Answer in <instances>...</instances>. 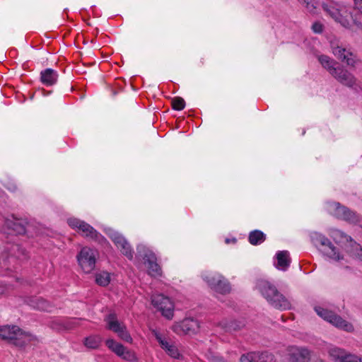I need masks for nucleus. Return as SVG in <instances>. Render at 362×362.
Here are the masks:
<instances>
[{"label":"nucleus","mask_w":362,"mask_h":362,"mask_svg":"<svg viewBox=\"0 0 362 362\" xmlns=\"http://www.w3.org/2000/svg\"><path fill=\"white\" fill-rule=\"evenodd\" d=\"M256 288L274 308L281 310L291 308V305L289 300L269 281L259 280L257 282Z\"/></svg>","instance_id":"1"},{"label":"nucleus","mask_w":362,"mask_h":362,"mask_svg":"<svg viewBox=\"0 0 362 362\" xmlns=\"http://www.w3.org/2000/svg\"><path fill=\"white\" fill-rule=\"evenodd\" d=\"M0 339L8 340L18 346H25L35 339L30 333L23 332L17 326L0 327Z\"/></svg>","instance_id":"2"},{"label":"nucleus","mask_w":362,"mask_h":362,"mask_svg":"<svg viewBox=\"0 0 362 362\" xmlns=\"http://www.w3.org/2000/svg\"><path fill=\"white\" fill-rule=\"evenodd\" d=\"M28 258L26 251L17 244L7 243L3 248L0 259H2L4 266L11 265L16 268L18 260L23 261Z\"/></svg>","instance_id":"3"},{"label":"nucleus","mask_w":362,"mask_h":362,"mask_svg":"<svg viewBox=\"0 0 362 362\" xmlns=\"http://www.w3.org/2000/svg\"><path fill=\"white\" fill-rule=\"evenodd\" d=\"M98 257L97 250L89 247H83L81 249L76 258L81 269L85 273L89 274L94 270Z\"/></svg>","instance_id":"4"},{"label":"nucleus","mask_w":362,"mask_h":362,"mask_svg":"<svg viewBox=\"0 0 362 362\" xmlns=\"http://www.w3.org/2000/svg\"><path fill=\"white\" fill-rule=\"evenodd\" d=\"M332 76L342 85L352 88L356 92L362 90L361 82L347 69L342 66H337V69H332Z\"/></svg>","instance_id":"5"},{"label":"nucleus","mask_w":362,"mask_h":362,"mask_svg":"<svg viewBox=\"0 0 362 362\" xmlns=\"http://www.w3.org/2000/svg\"><path fill=\"white\" fill-rule=\"evenodd\" d=\"M314 310L320 317L335 327L347 332H351L354 329L353 325L351 323L342 319L341 316L337 315L334 312L320 306H315Z\"/></svg>","instance_id":"6"},{"label":"nucleus","mask_w":362,"mask_h":362,"mask_svg":"<svg viewBox=\"0 0 362 362\" xmlns=\"http://www.w3.org/2000/svg\"><path fill=\"white\" fill-rule=\"evenodd\" d=\"M69 226L76 230L82 236L94 240H99L103 237L90 224L78 219L76 218H70L67 220Z\"/></svg>","instance_id":"7"},{"label":"nucleus","mask_w":362,"mask_h":362,"mask_svg":"<svg viewBox=\"0 0 362 362\" xmlns=\"http://www.w3.org/2000/svg\"><path fill=\"white\" fill-rule=\"evenodd\" d=\"M151 303L162 315L168 320H171L174 315V304L168 296L161 293L154 294L151 296Z\"/></svg>","instance_id":"8"},{"label":"nucleus","mask_w":362,"mask_h":362,"mask_svg":"<svg viewBox=\"0 0 362 362\" xmlns=\"http://www.w3.org/2000/svg\"><path fill=\"white\" fill-rule=\"evenodd\" d=\"M144 263L147 268L148 274L154 277H160L162 276V269L157 263V257L156 255L149 250L144 248V254L142 255Z\"/></svg>","instance_id":"9"},{"label":"nucleus","mask_w":362,"mask_h":362,"mask_svg":"<svg viewBox=\"0 0 362 362\" xmlns=\"http://www.w3.org/2000/svg\"><path fill=\"white\" fill-rule=\"evenodd\" d=\"M311 240L313 243L316 246L321 245L327 247L329 251L327 252V255L330 258L337 261L343 259V257L340 256L337 247H334L332 242L325 235L315 233L312 235Z\"/></svg>","instance_id":"10"},{"label":"nucleus","mask_w":362,"mask_h":362,"mask_svg":"<svg viewBox=\"0 0 362 362\" xmlns=\"http://www.w3.org/2000/svg\"><path fill=\"white\" fill-rule=\"evenodd\" d=\"M105 320L107 322L108 329L117 333L122 339L126 341H132V337L126 330L125 327H124V325L117 320L115 314L111 313L108 315Z\"/></svg>","instance_id":"11"},{"label":"nucleus","mask_w":362,"mask_h":362,"mask_svg":"<svg viewBox=\"0 0 362 362\" xmlns=\"http://www.w3.org/2000/svg\"><path fill=\"white\" fill-rule=\"evenodd\" d=\"M105 320L107 322L108 329L117 333L122 339L126 341H132V337L126 330L125 327H124V325L117 320L115 314L111 313L108 315Z\"/></svg>","instance_id":"12"},{"label":"nucleus","mask_w":362,"mask_h":362,"mask_svg":"<svg viewBox=\"0 0 362 362\" xmlns=\"http://www.w3.org/2000/svg\"><path fill=\"white\" fill-rule=\"evenodd\" d=\"M240 362H275V356L267 351H253L243 354Z\"/></svg>","instance_id":"13"},{"label":"nucleus","mask_w":362,"mask_h":362,"mask_svg":"<svg viewBox=\"0 0 362 362\" xmlns=\"http://www.w3.org/2000/svg\"><path fill=\"white\" fill-rule=\"evenodd\" d=\"M332 53L339 60L345 62L348 66H355L356 60L354 57L352 52L347 51L345 48L335 45L334 42H331Z\"/></svg>","instance_id":"14"},{"label":"nucleus","mask_w":362,"mask_h":362,"mask_svg":"<svg viewBox=\"0 0 362 362\" xmlns=\"http://www.w3.org/2000/svg\"><path fill=\"white\" fill-rule=\"evenodd\" d=\"M109 236L117 247V248L119 249L120 251L129 259H132L133 252L129 244L124 239V238L117 232H111L109 234Z\"/></svg>","instance_id":"15"},{"label":"nucleus","mask_w":362,"mask_h":362,"mask_svg":"<svg viewBox=\"0 0 362 362\" xmlns=\"http://www.w3.org/2000/svg\"><path fill=\"white\" fill-rule=\"evenodd\" d=\"M209 286L214 289L215 291L221 294H228L231 291L230 284L228 280L223 277L221 279H216L214 277L209 278L207 279Z\"/></svg>","instance_id":"16"},{"label":"nucleus","mask_w":362,"mask_h":362,"mask_svg":"<svg viewBox=\"0 0 362 362\" xmlns=\"http://www.w3.org/2000/svg\"><path fill=\"white\" fill-rule=\"evenodd\" d=\"M199 328L198 322L193 318L184 319L180 323L175 326V331L185 334L195 333Z\"/></svg>","instance_id":"17"},{"label":"nucleus","mask_w":362,"mask_h":362,"mask_svg":"<svg viewBox=\"0 0 362 362\" xmlns=\"http://www.w3.org/2000/svg\"><path fill=\"white\" fill-rule=\"evenodd\" d=\"M289 362H309L310 352L305 348H293L289 353Z\"/></svg>","instance_id":"18"},{"label":"nucleus","mask_w":362,"mask_h":362,"mask_svg":"<svg viewBox=\"0 0 362 362\" xmlns=\"http://www.w3.org/2000/svg\"><path fill=\"white\" fill-rule=\"evenodd\" d=\"M6 226L11 229L15 233L22 235L26 232L27 222L22 219L12 218H8L5 221Z\"/></svg>","instance_id":"19"},{"label":"nucleus","mask_w":362,"mask_h":362,"mask_svg":"<svg viewBox=\"0 0 362 362\" xmlns=\"http://www.w3.org/2000/svg\"><path fill=\"white\" fill-rule=\"evenodd\" d=\"M58 73L52 69H46L40 73V81L46 86L54 85L58 80Z\"/></svg>","instance_id":"20"},{"label":"nucleus","mask_w":362,"mask_h":362,"mask_svg":"<svg viewBox=\"0 0 362 362\" xmlns=\"http://www.w3.org/2000/svg\"><path fill=\"white\" fill-rule=\"evenodd\" d=\"M27 303L32 308L40 310L50 311L51 305L45 299L40 297H31L27 300Z\"/></svg>","instance_id":"21"},{"label":"nucleus","mask_w":362,"mask_h":362,"mask_svg":"<svg viewBox=\"0 0 362 362\" xmlns=\"http://www.w3.org/2000/svg\"><path fill=\"white\" fill-rule=\"evenodd\" d=\"M276 256L277 259L276 268L285 271L291 263L288 252L286 250L279 251Z\"/></svg>","instance_id":"22"},{"label":"nucleus","mask_w":362,"mask_h":362,"mask_svg":"<svg viewBox=\"0 0 362 362\" xmlns=\"http://www.w3.org/2000/svg\"><path fill=\"white\" fill-rule=\"evenodd\" d=\"M318 60L321 65L326 69L331 75L333 71L332 69H337V66L339 65L334 59L325 54L318 56Z\"/></svg>","instance_id":"23"},{"label":"nucleus","mask_w":362,"mask_h":362,"mask_svg":"<svg viewBox=\"0 0 362 362\" xmlns=\"http://www.w3.org/2000/svg\"><path fill=\"white\" fill-rule=\"evenodd\" d=\"M106 345L107 347L111 349L113 352H115L117 355L119 356H122L126 358V351L125 348L119 343L115 341L113 339H107L106 341ZM128 353L127 352V354Z\"/></svg>","instance_id":"24"},{"label":"nucleus","mask_w":362,"mask_h":362,"mask_svg":"<svg viewBox=\"0 0 362 362\" xmlns=\"http://www.w3.org/2000/svg\"><path fill=\"white\" fill-rule=\"evenodd\" d=\"M266 240L265 234L259 230H255L249 233L248 240L252 245H257L263 243Z\"/></svg>","instance_id":"25"},{"label":"nucleus","mask_w":362,"mask_h":362,"mask_svg":"<svg viewBox=\"0 0 362 362\" xmlns=\"http://www.w3.org/2000/svg\"><path fill=\"white\" fill-rule=\"evenodd\" d=\"M346 240L350 243V250H349L350 254L362 261V247L361 245L355 242L351 236H349Z\"/></svg>","instance_id":"26"},{"label":"nucleus","mask_w":362,"mask_h":362,"mask_svg":"<svg viewBox=\"0 0 362 362\" xmlns=\"http://www.w3.org/2000/svg\"><path fill=\"white\" fill-rule=\"evenodd\" d=\"M223 328L226 332H232L241 329L244 326V323L238 320L226 321L221 323Z\"/></svg>","instance_id":"27"},{"label":"nucleus","mask_w":362,"mask_h":362,"mask_svg":"<svg viewBox=\"0 0 362 362\" xmlns=\"http://www.w3.org/2000/svg\"><path fill=\"white\" fill-rule=\"evenodd\" d=\"M299 1L305 4L308 11L313 13H317L318 10L322 6L323 0H298Z\"/></svg>","instance_id":"28"},{"label":"nucleus","mask_w":362,"mask_h":362,"mask_svg":"<svg viewBox=\"0 0 362 362\" xmlns=\"http://www.w3.org/2000/svg\"><path fill=\"white\" fill-rule=\"evenodd\" d=\"M354 8L359 11L358 15L352 16L354 23L358 27L362 25V0H353Z\"/></svg>","instance_id":"29"},{"label":"nucleus","mask_w":362,"mask_h":362,"mask_svg":"<svg viewBox=\"0 0 362 362\" xmlns=\"http://www.w3.org/2000/svg\"><path fill=\"white\" fill-rule=\"evenodd\" d=\"M101 343V338L99 336H90L84 340V345L89 349H96Z\"/></svg>","instance_id":"30"},{"label":"nucleus","mask_w":362,"mask_h":362,"mask_svg":"<svg viewBox=\"0 0 362 362\" xmlns=\"http://www.w3.org/2000/svg\"><path fill=\"white\" fill-rule=\"evenodd\" d=\"M325 11H326L332 18L338 21L339 20L340 13L339 11L331 6L327 5L324 1L321 6Z\"/></svg>","instance_id":"31"},{"label":"nucleus","mask_w":362,"mask_h":362,"mask_svg":"<svg viewBox=\"0 0 362 362\" xmlns=\"http://www.w3.org/2000/svg\"><path fill=\"white\" fill-rule=\"evenodd\" d=\"M96 283L103 286H105L109 284L110 281V274L105 272L98 273L95 276Z\"/></svg>","instance_id":"32"},{"label":"nucleus","mask_w":362,"mask_h":362,"mask_svg":"<svg viewBox=\"0 0 362 362\" xmlns=\"http://www.w3.org/2000/svg\"><path fill=\"white\" fill-rule=\"evenodd\" d=\"M330 356L337 362H341L344 357H346L348 354H346L345 351L339 348H334L329 351Z\"/></svg>","instance_id":"33"},{"label":"nucleus","mask_w":362,"mask_h":362,"mask_svg":"<svg viewBox=\"0 0 362 362\" xmlns=\"http://www.w3.org/2000/svg\"><path fill=\"white\" fill-rule=\"evenodd\" d=\"M172 107L175 110H182L185 107V102L182 98L175 97L171 100Z\"/></svg>","instance_id":"34"},{"label":"nucleus","mask_w":362,"mask_h":362,"mask_svg":"<svg viewBox=\"0 0 362 362\" xmlns=\"http://www.w3.org/2000/svg\"><path fill=\"white\" fill-rule=\"evenodd\" d=\"M346 211L341 219L352 223H356L358 221V217L355 212L351 211L349 209Z\"/></svg>","instance_id":"35"},{"label":"nucleus","mask_w":362,"mask_h":362,"mask_svg":"<svg viewBox=\"0 0 362 362\" xmlns=\"http://www.w3.org/2000/svg\"><path fill=\"white\" fill-rule=\"evenodd\" d=\"M164 349L166 350L168 354L174 358H180L181 356L177 348L174 345L168 344L167 348H165Z\"/></svg>","instance_id":"36"},{"label":"nucleus","mask_w":362,"mask_h":362,"mask_svg":"<svg viewBox=\"0 0 362 362\" xmlns=\"http://www.w3.org/2000/svg\"><path fill=\"white\" fill-rule=\"evenodd\" d=\"M335 206L336 216L339 218H342L343 216L346 212V211H347L348 208L344 206H341L339 203H336Z\"/></svg>","instance_id":"37"},{"label":"nucleus","mask_w":362,"mask_h":362,"mask_svg":"<svg viewBox=\"0 0 362 362\" xmlns=\"http://www.w3.org/2000/svg\"><path fill=\"white\" fill-rule=\"evenodd\" d=\"M341 362H362V358H359L355 355L348 354L344 357Z\"/></svg>","instance_id":"38"},{"label":"nucleus","mask_w":362,"mask_h":362,"mask_svg":"<svg viewBox=\"0 0 362 362\" xmlns=\"http://www.w3.org/2000/svg\"><path fill=\"white\" fill-rule=\"evenodd\" d=\"M156 339L160 344V346L164 349L165 348H167V346H168L169 343L164 339L162 336L158 333H155Z\"/></svg>","instance_id":"39"},{"label":"nucleus","mask_w":362,"mask_h":362,"mask_svg":"<svg viewBox=\"0 0 362 362\" xmlns=\"http://www.w3.org/2000/svg\"><path fill=\"white\" fill-rule=\"evenodd\" d=\"M312 30L315 33H322L323 32V25L320 22H315L312 25Z\"/></svg>","instance_id":"40"},{"label":"nucleus","mask_w":362,"mask_h":362,"mask_svg":"<svg viewBox=\"0 0 362 362\" xmlns=\"http://www.w3.org/2000/svg\"><path fill=\"white\" fill-rule=\"evenodd\" d=\"M81 319H71L68 322V327L72 328L80 325Z\"/></svg>","instance_id":"41"},{"label":"nucleus","mask_w":362,"mask_h":362,"mask_svg":"<svg viewBox=\"0 0 362 362\" xmlns=\"http://www.w3.org/2000/svg\"><path fill=\"white\" fill-rule=\"evenodd\" d=\"M6 187L8 190H10V191H11V192H15V191H16V190H17V188H18V187H17V186H16V185L13 182H12V181H9V182H8L6 184Z\"/></svg>","instance_id":"42"},{"label":"nucleus","mask_w":362,"mask_h":362,"mask_svg":"<svg viewBox=\"0 0 362 362\" xmlns=\"http://www.w3.org/2000/svg\"><path fill=\"white\" fill-rule=\"evenodd\" d=\"M213 361H215V362H224L222 358H213Z\"/></svg>","instance_id":"43"},{"label":"nucleus","mask_w":362,"mask_h":362,"mask_svg":"<svg viewBox=\"0 0 362 362\" xmlns=\"http://www.w3.org/2000/svg\"><path fill=\"white\" fill-rule=\"evenodd\" d=\"M129 84H130L131 88L132 90H134V88L133 82H132V78L129 80Z\"/></svg>","instance_id":"44"},{"label":"nucleus","mask_w":362,"mask_h":362,"mask_svg":"<svg viewBox=\"0 0 362 362\" xmlns=\"http://www.w3.org/2000/svg\"><path fill=\"white\" fill-rule=\"evenodd\" d=\"M230 242H231V240L228 239V238H226V243H229Z\"/></svg>","instance_id":"45"},{"label":"nucleus","mask_w":362,"mask_h":362,"mask_svg":"<svg viewBox=\"0 0 362 362\" xmlns=\"http://www.w3.org/2000/svg\"><path fill=\"white\" fill-rule=\"evenodd\" d=\"M232 242L235 243V242H236V239H235V238H233V239L232 240Z\"/></svg>","instance_id":"46"}]
</instances>
